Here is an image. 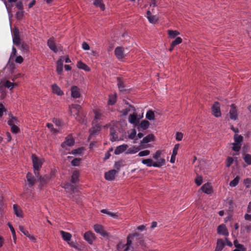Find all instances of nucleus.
<instances>
[{
	"label": "nucleus",
	"mask_w": 251,
	"mask_h": 251,
	"mask_svg": "<svg viewBox=\"0 0 251 251\" xmlns=\"http://www.w3.org/2000/svg\"><path fill=\"white\" fill-rule=\"evenodd\" d=\"M165 159H160L158 161H153L151 158L143 159L142 163L147 167H154L156 168H160L165 165Z\"/></svg>",
	"instance_id": "obj_1"
},
{
	"label": "nucleus",
	"mask_w": 251,
	"mask_h": 251,
	"mask_svg": "<svg viewBox=\"0 0 251 251\" xmlns=\"http://www.w3.org/2000/svg\"><path fill=\"white\" fill-rule=\"evenodd\" d=\"M243 141V137L242 136L235 134L234 136V142L232 143V150L235 151H239L241 149Z\"/></svg>",
	"instance_id": "obj_2"
},
{
	"label": "nucleus",
	"mask_w": 251,
	"mask_h": 251,
	"mask_svg": "<svg viewBox=\"0 0 251 251\" xmlns=\"http://www.w3.org/2000/svg\"><path fill=\"white\" fill-rule=\"evenodd\" d=\"M114 52L117 58L120 61L124 60L128 54L127 50L121 47L116 48Z\"/></svg>",
	"instance_id": "obj_3"
},
{
	"label": "nucleus",
	"mask_w": 251,
	"mask_h": 251,
	"mask_svg": "<svg viewBox=\"0 0 251 251\" xmlns=\"http://www.w3.org/2000/svg\"><path fill=\"white\" fill-rule=\"evenodd\" d=\"M32 160L34 169V173L36 175L38 173V172L42 167L43 160L42 159L38 158L34 155H32Z\"/></svg>",
	"instance_id": "obj_4"
},
{
	"label": "nucleus",
	"mask_w": 251,
	"mask_h": 251,
	"mask_svg": "<svg viewBox=\"0 0 251 251\" xmlns=\"http://www.w3.org/2000/svg\"><path fill=\"white\" fill-rule=\"evenodd\" d=\"M70 111L71 114H73L75 118L78 121L83 123L84 120L81 121L79 118V112L81 109V106L78 104H72L69 106Z\"/></svg>",
	"instance_id": "obj_5"
},
{
	"label": "nucleus",
	"mask_w": 251,
	"mask_h": 251,
	"mask_svg": "<svg viewBox=\"0 0 251 251\" xmlns=\"http://www.w3.org/2000/svg\"><path fill=\"white\" fill-rule=\"evenodd\" d=\"M47 45L49 48L54 52L56 53L61 50L60 46L56 45L53 38H50L48 40Z\"/></svg>",
	"instance_id": "obj_6"
},
{
	"label": "nucleus",
	"mask_w": 251,
	"mask_h": 251,
	"mask_svg": "<svg viewBox=\"0 0 251 251\" xmlns=\"http://www.w3.org/2000/svg\"><path fill=\"white\" fill-rule=\"evenodd\" d=\"M131 237V235H129L127 237V243L126 244L120 243L118 245L117 249L118 251H126L128 250L129 246L131 244V241L130 240Z\"/></svg>",
	"instance_id": "obj_7"
},
{
	"label": "nucleus",
	"mask_w": 251,
	"mask_h": 251,
	"mask_svg": "<svg viewBox=\"0 0 251 251\" xmlns=\"http://www.w3.org/2000/svg\"><path fill=\"white\" fill-rule=\"evenodd\" d=\"M15 86H17L16 83H14L9 80L3 79L1 80L0 82V91H2V89L4 87L12 90Z\"/></svg>",
	"instance_id": "obj_8"
},
{
	"label": "nucleus",
	"mask_w": 251,
	"mask_h": 251,
	"mask_svg": "<svg viewBox=\"0 0 251 251\" xmlns=\"http://www.w3.org/2000/svg\"><path fill=\"white\" fill-rule=\"evenodd\" d=\"M94 229L97 233L100 234L101 236L104 237H109V233L103 229V227L101 225L99 224L95 225L94 226Z\"/></svg>",
	"instance_id": "obj_9"
},
{
	"label": "nucleus",
	"mask_w": 251,
	"mask_h": 251,
	"mask_svg": "<svg viewBox=\"0 0 251 251\" xmlns=\"http://www.w3.org/2000/svg\"><path fill=\"white\" fill-rule=\"evenodd\" d=\"M143 117V114L141 116H138L137 113L134 112L133 114H130L128 117V121L130 123L136 125L139 123L140 119Z\"/></svg>",
	"instance_id": "obj_10"
},
{
	"label": "nucleus",
	"mask_w": 251,
	"mask_h": 251,
	"mask_svg": "<svg viewBox=\"0 0 251 251\" xmlns=\"http://www.w3.org/2000/svg\"><path fill=\"white\" fill-rule=\"evenodd\" d=\"M251 232V225L248 223H242L241 225L240 233L243 236Z\"/></svg>",
	"instance_id": "obj_11"
},
{
	"label": "nucleus",
	"mask_w": 251,
	"mask_h": 251,
	"mask_svg": "<svg viewBox=\"0 0 251 251\" xmlns=\"http://www.w3.org/2000/svg\"><path fill=\"white\" fill-rule=\"evenodd\" d=\"M212 111L213 115L216 117H219L221 116L220 104L218 102H215L214 103L212 107Z\"/></svg>",
	"instance_id": "obj_12"
},
{
	"label": "nucleus",
	"mask_w": 251,
	"mask_h": 251,
	"mask_svg": "<svg viewBox=\"0 0 251 251\" xmlns=\"http://www.w3.org/2000/svg\"><path fill=\"white\" fill-rule=\"evenodd\" d=\"M71 97L74 99L78 98L80 97L79 88L76 86H73L71 88Z\"/></svg>",
	"instance_id": "obj_13"
},
{
	"label": "nucleus",
	"mask_w": 251,
	"mask_h": 251,
	"mask_svg": "<svg viewBox=\"0 0 251 251\" xmlns=\"http://www.w3.org/2000/svg\"><path fill=\"white\" fill-rule=\"evenodd\" d=\"M217 233L226 236H228L229 234L227 229L224 224H221L218 226L217 228Z\"/></svg>",
	"instance_id": "obj_14"
},
{
	"label": "nucleus",
	"mask_w": 251,
	"mask_h": 251,
	"mask_svg": "<svg viewBox=\"0 0 251 251\" xmlns=\"http://www.w3.org/2000/svg\"><path fill=\"white\" fill-rule=\"evenodd\" d=\"M128 146L126 144H123L122 145L119 146L117 147L114 151V153L116 155H119L123 152H125L126 151L127 149Z\"/></svg>",
	"instance_id": "obj_15"
},
{
	"label": "nucleus",
	"mask_w": 251,
	"mask_h": 251,
	"mask_svg": "<svg viewBox=\"0 0 251 251\" xmlns=\"http://www.w3.org/2000/svg\"><path fill=\"white\" fill-rule=\"evenodd\" d=\"M11 61V60H9L4 68V70H7L9 74H12L14 72V70L16 69L15 64Z\"/></svg>",
	"instance_id": "obj_16"
},
{
	"label": "nucleus",
	"mask_w": 251,
	"mask_h": 251,
	"mask_svg": "<svg viewBox=\"0 0 251 251\" xmlns=\"http://www.w3.org/2000/svg\"><path fill=\"white\" fill-rule=\"evenodd\" d=\"M117 171L115 170H111L105 174V178L109 181L113 180L115 179Z\"/></svg>",
	"instance_id": "obj_17"
},
{
	"label": "nucleus",
	"mask_w": 251,
	"mask_h": 251,
	"mask_svg": "<svg viewBox=\"0 0 251 251\" xmlns=\"http://www.w3.org/2000/svg\"><path fill=\"white\" fill-rule=\"evenodd\" d=\"M233 244L235 249L232 251H247V248L244 245L239 243L237 240H235Z\"/></svg>",
	"instance_id": "obj_18"
},
{
	"label": "nucleus",
	"mask_w": 251,
	"mask_h": 251,
	"mask_svg": "<svg viewBox=\"0 0 251 251\" xmlns=\"http://www.w3.org/2000/svg\"><path fill=\"white\" fill-rule=\"evenodd\" d=\"M64 58L65 57L64 56H61L57 62L56 72L59 75H61L62 73Z\"/></svg>",
	"instance_id": "obj_19"
},
{
	"label": "nucleus",
	"mask_w": 251,
	"mask_h": 251,
	"mask_svg": "<svg viewBox=\"0 0 251 251\" xmlns=\"http://www.w3.org/2000/svg\"><path fill=\"white\" fill-rule=\"evenodd\" d=\"M201 189L207 194H210L213 192L212 186L211 184L209 183L203 185Z\"/></svg>",
	"instance_id": "obj_20"
},
{
	"label": "nucleus",
	"mask_w": 251,
	"mask_h": 251,
	"mask_svg": "<svg viewBox=\"0 0 251 251\" xmlns=\"http://www.w3.org/2000/svg\"><path fill=\"white\" fill-rule=\"evenodd\" d=\"M84 238L89 244H92L95 240V235L91 231L86 232L84 235Z\"/></svg>",
	"instance_id": "obj_21"
},
{
	"label": "nucleus",
	"mask_w": 251,
	"mask_h": 251,
	"mask_svg": "<svg viewBox=\"0 0 251 251\" xmlns=\"http://www.w3.org/2000/svg\"><path fill=\"white\" fill-rule=\"evenodd\" d=\"M75 143L73 137L69 136L66 138L65 141L61 144L62 148H66V146L71 147L74 145Z\"/></svg>",
	"instance_id": "obj_22"
},
{
	"label": "nucleus",
	"mask_w": 251,
	"mask_h": 251,
	"mask_svg": "<svg viewBox=\"0 0 251 251\" xmlns=\"http://www.w3.org/2000/svg\"><path fill=\"white\" fill-rule=\"evenodd\" d=\"M229 114L231 120L235 121L237 119V111L233 105H231Z\"/></svg>",
	"instance_id": "obj_23"
},
{
	"label": "nucleus",
	"mask_w": 251,
	"mask_h": 251,
	"mask_svg": "<svg viewBox=\"0 0 251 251\" xmlns=\"http://www.w3.org/2000/svg\"><path fill=\"white\" fill-rule=\"evenodd\" d=\"M110 139L112 141H115L118 140L117 129L114 127L110 128Z\"/></svg>",
	"instance_id": "obj_24"
},
{
	"label": "nucleus",
	"mask_w": 251,
	"mask_h": 251,
	"mask_svg": "<svg viewBox=\"0 0 251 251\" xmlns=\"http://www.w3.org/2000/svg\"><path fill=\"white\" fill-rule=\"evenodd\" d=\"M225 246L226 243L222 239H218L215 251H222Z\"/></svg>",
	"instance_id": "obj_25"
},
{
	"label": "nucleus",
	"mask_w": 251,
	"mask_h": 251,
	"mask_svg": "<svg viewBox=\"0 0 251 251\" xmlns=\"http://www.w3.org/2000/svg\"><path fill=\"white\" fill-rule=\"evenodd\" d=\"M51 88L52 92L58 96H62L64 94L60 88L56 84L52 85Z\"/></svg>",
	"instance_id": "obj_26"
},
{
	"label": "nucleus",
	"mask_w": 251,
	"mask_h": 251,
	"mask_svg": "<svg viewBox=\"0 0 251 251\" xmlns=\"http://www.w3.org/2000/svg\"><path fill=\"white\" fill-rule=\"evenodd\" d=\"M147 18L151 24H155L158 20L157 17L154 15H152L150 11H147Z\"/></svg>",
	"instance_id": "obj_27"
},
{
	"label": "nucleus",
	"mask_w": 251,
	"mask_h": 251,
	"mask_svg": "<svg viewBox=\"0 0 251 251\" xmlns=\"http://www.w3.org/2000/svg\"><path fill=\"white\" fill-rule=\"evenodd\" d=\"M26 178L29 187H32L35 183V179L32 176V174L28 173L26 175Z\"/></svg>",
	"instance_id": "obj_28"
},
{
	"label": "nucleus",
	"mask_w": 251,
	"mask_h": 251,
	"mask_svg": "<svg viewBox=\"0 0 251 251\" xmlns=\"http://www.w3.org/2000/svg\"><path fill=\"white\" fill-rule=\"evenodd\" d=\"M140 150V148L134 146L130 148H127L126 154H135Z\"/></svg>",
	"instance_id": "obj_29"
},
{
	"label": "nucleus",
	"mask_w": 251,
	"mask_h": 251,
	"mask_svg": "<svg viewBox=\"0 0 251 251\" xmlns=\"http://www.w3.org/2000/svg\"><path fill=\"white\" fill-rule=\"evenodd\" d=\"M77 67L79 69H81L85 70L87 72H89L90 71V68L86 64L83 63L81 61H78L77 63Z\"/></svg>",
	"instance_id": "obj_30"
},
{
	"label": "nucleus",
	"mask_w": 251,
	"mask_h": 251,
	"mask_svg": "<svg viewBox=\"0 0 251 251\" xmlns=\"http://www.w3.org/2000/svg\"><path fill=\"white\" fill-rule=\"evenodd\" d=\"M154 136L152 134H149L145 137L141 142V145L145 143H148L153 140Z\"/></svg>",
	"instance_id": "obj_31"
},
{
	"label": "nucleus",
	"mask_w": 251,
	"mask_h": 251,
	"mask_svg": "<svg viewBox=\"0 0 251 251\" xmlns=\"http://www.w3.org/2000/svg\"><path fill=\"white\" fill-rule=\"evenodd\" d=\"M79 176V173L78 171H75L73 172L71 177V182L75 183L78 182V177Z\"/></svg>",
	"instance_id": "obj_32"
},
{
	"label": "nucleus",
	"mask_w": 251,
	"mask_h": 251,
	"mask_svg": "<svg viewBox=\"0 0 251 251\" xmlns=\"http://www.w3.org/2000/svg\"><path fill=\"white\" fill-rule=\"evenodd\" d=\"M60 234L65 241H69L71 240L72 235L70 233L61 230L60 231Z\"/></svg>",
	"instance_id": "obj_33"
},
{
	"label": "nucleus",
	"mask_w": 251,
	"mask_h": 251,
	"mask_svg": "<svg viewBox=\"0 0 251 251\" xmlns=\"http://www.w3.org/2000/svg\"><path fill=\"white\" fill-rule=\"evenodd\" d=\"M117 100V96L116 94H112L109 95L108 104L109 105H113Z\"/></svg>",
	"instance_id": "obj_34"
},
{
	"label": "nucleus",
	"mask_w": 251,
	"mask_h": 251,
	"mask_svg": "<svg viewBox=\"0 0 251 251\" xmlns=\"http://www.w3.org/2000/svg\"><path fill=\"white\" fill-rule=\"evenodd\" d=\"M131 110L134 111L135 110H134V108L132 106H131V105H126L125 108L121 111V113L123 116H126Z\"/></svg>",
	"instance_id": "obj_35"
},
{
	"label": "nucleus",
	"mask_w": 251,
	"mask_h": 251,
	"mask_svg": "<svg viewBox=\"0 0 251 251\" xmlns=\"http://www.w3.org/2000/svg\"><path fill=\"white\" fill-rule=\"evenodd\" d=\"M101 129V126L99 125H94L93 127L90 129V132L91 135H94L97 133Z\"/></svg>",
	"instance_id": "obj_36"
},
{
	"label": "nucleus",
	"mask_w": 251,
	"mask_h": 251,
	"mask_svg": "<svg viewBox=\"0 0 251 251\" xmlns=\"http://www.w3.org/2000/svg\"><path fill=\"white\" fill-rule=\"evenodd\" d=\"M168 34L169 35V38L174 39L177 35H179L180 33L177 30H168Z\"/></svg>",
	"instance_id": "obj_37"
},
{
	"label": "nucleus",
	"mask_w": 251,
	"mask_h": 251,
	"mask_svg": "<svg viewBox=\"0 0 251 251\" xmlns=\"http://www.w3.org/2000/svg\"><path fill=\"white\" fill-rule=\"evenodd\" d=\"M102 2V0H94L93 3L96 6L100 7L102 10H104L105 6Z\"/></svg>",
	"instance_id": "obj_38"
},
{
	"label": "nucleus",
	"mask_w": 251,
	"mask_h": 251,
	"mask_svg": "<svg viewBox=\"0 0 251 251\" xmlns=\"http://www.w3.org/2000/svg\"><path fill=\"white\" fill-rule=\"evenodd\" d=\"M240 177L239 176H236L235 178L231 181L229 183V186L232 187L236 186L240 181Z\"/></svg>",
	"instance_id": "obj_39"
},
{
	"label": "nucleus",
	"mask_w": 251,
	"mask_h": 251,
	"mask_svg": "<svg viewBox=\"0 0 251 251\" xmlns=\"http://www.w3.org/2000/svg\"><path fill=\"white\" fill-rule=\"evenodd\" d=\"M46 126L49 128L50 132L53 133L57 134L59 132V128H54L52 124L47 123Z\"/></svg>",
	"instance_id": "obj_40"
},
{
	"label": "nucleus",
	"mask_w": 251,
	"mask_h": 251,
	"mask_svg": "<svg viewBox=\"0 0 251 251\" xmlns=\"http://www.w3.org/2000/svg\"><path fill=\"white\" fill-rule=\"evenodd\" d=\"M18 124V120L16 117L14 116H10V119L8 121V124L10 126L15 125Z\"/></svg>",
	"instance_id": "obj_41"
},
{
	"label": "nucleus",
	"mask_w": 251,
	"mask_h": 251,
	"mask_svg": "<svg viewBox=\"0 0 251 251\" xmlns=\"http://www.w3.org/2000/svg\"><path fill=\"white\" fill-rule=\"evenodd\" d=\"M13 209L16 215L18 217H22V211L19 208L18 206L16 205H13Z\"/></svg>",
	"instance_id": "obj_42"
},
{
	"label": "nucleus",
	"mask_w": 251,
	"mask_h": 251,
	"mask_svg": "<svg viewBox=\"0 0 251 251\" xmlns=\"http://www.w3.org/2000/svg\"><path fill=\"white\" fill-rule=\"evenodd\" d=\"M162 154V151L160 150L157 151L154 154H153L152 157L155 160V161H158L160 159H163L161 157V155Z\"/></svg>",
	"instance_id": "obj_43"
},
{
	"label": "nucleus",
	"mask_w": 251,
	"mask_h": 251,
	"mask_svg": "<svg viewBox=\"0 0 251 251\" xmlns=\"http://www.w3.org/2000/svg\"><path fill=\"white\" fill-rule=\"evenodd\" d=\"M243 158L244 161L247 163L248 165H251V155L250 154H245Z\"/></svg>",
	"instance_id": "obj_44"
},
{
	"label": "nucleus",
	"mask_w": 251,
	"mask_h": 251,
	"mask_svg": "<svg viewBox=\"0 0 251 251\" xmlns=\"http://www.w3.org/2000/svg\"><path fill=\"white\" fill-rule=\"evenodd\" d=\"M146 118L150 120H153L154 119V113L152 110H149L146 114Z\"/></svg>",
	"instance_id": "obj_45"
},
{
	"label": "nucleus",
	"mask_w": 251,
	"mask_h": 251,
	"mask_svg": "<svg viewBox=\"0 0 251 251\" xmlns=\"http://www.w3.org/2000/svg\"><path fill=\"white\" fill-rule=\"evenodd\" d=\"M149 125L150 123L148 121L144 120L141 122L140 126L142 129L145 130L148 128Z\"/></svg>",
	"instance_id": "obj_46"
},
{
	"label": "nucleus",
	"mask_w": 251,
	"mask_h": 251,
	"mask_svg": "<svg viewBox=\"0 0 251 251\" xmlns=\"http://www.w3.org/2000/svg\"><path fill=\"white\" fill-rule=\"evenodd\" d=\"M95 119L94 121L100 120L101 117V112L99 110H94Z\"/></svg>",
	"instance_id": "obj_47"
},
{
	"label": "nucleus",
	"mask_w": 251,
	"mask_h": 251,
	"mask_svg": "<svg viewBox=\"0 0 251 251\" xmlns=\"http://www.w3.org/2000/svg\"><path fill=\"white\" fill-rule=\"evenodd\" d=\"M150 154V151L149 150H144L140 151L138 153V155L140 157L148 156Z\"/></svg>",
	"instance_id": "obj_48"
},
{
	"label": "nucleus",
	"mask_w": 251,
	"mask_h": 251,
	"mask_svg": "<svg viewBox=\"0 0 251 251\" xmlns=\"http://www.w3.org/2000/svg\"><path fill=\"white\" fill-rule=\"evenodd\" d=\"M182 42V39L179 37H176V39L172 42L173 46H176L177 45L180 44Z\"/></svg>",
	"instance_id": "obj_49"
},
{
	"label": "nucleus",
	"mask_w": 251,
	"mask_h": 251,
	"mask_svg": "<svg viewBox=\"0 0 251 251\" xmlns=\"http://www.w3.org/2000/svg\"><path fill=\"white\" fill-rule=\"evenodd\" d=\"M234 158L231 157H228L226 159V166L229 167L234 162Z\"/></svg>",
	"instance_id": "obj_50"
},
{
	"label": "nucleus",
	"mask_w": 251,
	"mask_h": 251,
	"mask_svg": "<svg viewBox=\"0 0 251 251\" xmlns=\"http://www.w3.org/2000/svg\"><path fill=\"white\" fill-rule=\"evenodd\" d=\"M80 161L81 159L80 158H75L72 161L71 164L74 166H78L80 164Z\"/></svg>",
	"instance_id": "obj_51"
},
{
	"label": "nucleus",
	"mask_w": 251,
	"mask_h": 251,
	"mask_svg": "<svg viewBox=\"0 0 251 251\" xmlns=\"http://www.w3.org/2000/svg\"><path fill=\"white\" fill-rule=\"evenodd\" d=\"M195 183L198 186H200L202 183V177L200 176H198L195 179Z\"/></svg>",
	"instance_id": "obj_52"
},
{
	"label": "nucleus",
	"mask_w": 251,
	"mask_h": 251,
	"mask_svg": "<svg viewBox=\"0 0 251 251\" xmlns=\"http://www.w3.org/2000/svg\"><path fill=\"white\" fill-rule=\"evenodd\" d=\"M136 131L135 129H132L131 132L128 135V137L130 139H133L135 138L136 135Z\"/></svg>",
	"instance_id": "obj_53"
},
{
	"label": "nucleus",
	"mask_w": 251,
	"mask_h": 251,
	"mask_svg": "<svg viewBox=\"0 0 251 251\" xmlns=\"http://www.w3.org/2000/svg\"><path fill=\"white\" fill-rule=\"evenodd\" d=\"M17 52L16 49L13 47L12 52L10 53L9 59L10 60H13V57L16 55Z\"/></svg>",
	"instance_id": "obj_54"
},
{
	"label": "nucleus",
	"mask_w": 251,
	"mask_h": 251,
	"mask_svg": "<svg viewBox=\"0 0 251 251\" xmlns=\"http://www.w3.org/2000/svg\"><path fill=\"white\" fill-rule=\"evenodd\" d=\"M107 215L114 219H117L119 217V214L118 213H113L109 211L107 214Z\"/></svg>",
	"instance_id": "obj_55"
},
{
	"label": "nucleus",
	"mask_w": 251,
	"mask_h": 251,
	"mask_svg": "<svg viewBox=\"0 0 251 251\" xmlns=\"http://www.w3.org/2000/svg\"><path fill=\"white\" fill-rule=\"evenodd\" d=\"M183 134L181 132H177L176 134V139L177 141H181L182 139Z\"/></svg>",
	"instance_id": "obj_56"
},
{
	"label": "nucleus",
	"mask_w": 251,
	"mask_h": 251,
	"mask_svg": "<svg viewBox=\"0 0 251 251\" xmlns=\"http://www.w3.org/2000/svg\"><path fill=\"white\" fill-rule=\"evenodd\" d=\"M24 16V11L23 10H20L16 13L17 18L19 20L21 19Z\"/></svg>",
	"instance_id": "obj_57"
},
{
	"label": "nucleus",
	"mask_w": 251,
	"mask_h": 251,
	"mask_svg": "<svg viewBox=\"0 0 251 251\" xmlns=\"http://www.w3.org/2000/svg\"><path fill=\"white\" fill-rule=\"evenodd\" d=\"M244 183L247 188H249L251 186V179L249 178L245 179Z\"/></svg>",
	"instance_id": "obj_58"
},
{
	"label": "nucleus",
	"mask_w": 251,
	"mask_h": 251,
	"mask_svg": "<svg viewBox=\"0 0 251 251\" xmlns=\"http://www.w3.org/2000/svg\"><path fill=\"white\" fill-rule=\"evenodd\" d=\"M11 127V131L14 133H17L19 132V129L18 127V126H16V125H14L13 126H10Z\"/></svg>",
	"instance_id": "obj_59"
},
{
	"label": "nucleus",
	"mask_w": 251,
	"mask_h": 251,
	"mask_svg": "<svg viewBox=\"0 0 251 251\" xmlns=\"http://www.w3.org/2000/svg\"><path fill=\"white\" fill-rule=\"evenodd\" d=\"M53 122L54 123V124L57 127L56 128H59V130L60 129L59 127L61 125V123L60 121L58 119H53Z\"/></svg>",
	"instance_id": "obj_60"
},
{
	"label": "nucleus",
	"mask_w": 251,
	"mask_h": 251,
	"mask_svg": "<svg viewBox=\"0 0 251 251\" xmlns=\"http://www.w3.org/2000/svg\"><path fill=\"white\" fill-rule=\"evenodd\" d=\"M23 58L21 55L17 56L15 59V61L16 62V63L19 64H21L23 62Z\"/></svg>",
	"instance_id": "obj_61"
},
{
	"label": "nucleus",
	"mask_w": 251,
	"mask_h": 251,
	"mask_svg": "<svg viewBox=\"0 0 251 251\" xmlns=\"http://www.w3.org/2000/svg\"><path fill=\"white\" fill-rule=\"evenodd\" d=\"M179 144H176L175 146V147H174V148L173 149L172 154L175 155H177V151H178V150L179 149Z\"/></svg>",
	"instance_id": "obj_62"
},
{
	"label": "nucleus",
	"mask_w": 251,
	"mask_h": 251,
	"mask_svg": "<svg viewBox=\"0 0 251 251\" xmlns=\"http://www.w3.org/2000/svg\"><path fill=\"white\" fill-rule=\"evenodd\" d=\"M83 149L81 148H78L77 149L74 150L72 151V153L73 154H80L82 153Z\"/></svg>",
	"instance_id": "obj_63"
},
{
	"label": "nucleus",
	"mask_w": 251,
	"mask_h": 251,
	"mask_svg": "<svg viewBox=\"0 0 251 251\" xmlns=\"http://www.w3.org/2000/svg\"><path fill=\"white\" fill-rule=\"evenodd\" d=\"M244 219L248 221H251V213H246L244 215Z\"/></svg>",
	"instance_id": "obj_64"
}]
</instances>
